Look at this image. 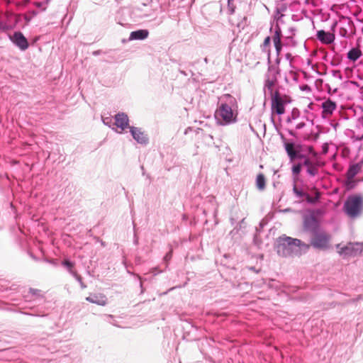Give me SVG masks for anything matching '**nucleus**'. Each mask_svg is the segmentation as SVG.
I'll use <instances>...</instances> for the list:
<instances>
[{"label":"nucleus","mask_w":363,"mask_h":363,"mask_svg":"<svg viewBox=\"0 0 363 363\" xmlns=\"http://www.w3.org/2000/svg\"><path fill=\"white\" fill-rule=\"evenodd\" d=\"M361 298H362V296H359L358 297V299H361Z\"/></svg>","instance_id":"obj_53"},{"label":"nucleus","mask_w":363,"mask_h":363,"mask_svg":"<svg viewBox=\"0 0 363 363\" xmlns=\"http://www.w3.org/2000/svg\"><path fill=\"white\" fill-rule=\"evenodd\" d=\"M301 168H302V164L301 163H298V164H294L293 167H292V174L294 175V176H297L300 174L301 171Z\"/></svg>","instance_id":"obj_28"},{"label":"nucleus","mask_w":363,"mask_h":363,"mask_svg":"<svg viewBox=\"0 0 363 363\" xmlns=\"http://www.w3.org/2000/svg\"><path fill=\"white\" fill-rule=\"evenodd\" d=\"M321 107L323 108V117H325L327 116H331L333 114V111L337 108V104L335 101L328 99L322 103Z\"/></svg>","instance_id":"obj_15"},{"label":"nucleus","mask_w":363,"mask_h":363,"mask_svg":"<svg viewBox=\"0 0 363 363\" xmlns=\"http://www.w3.org/2000/svg\"><path fill=\"white\" fill-rule=\"evenodd\" d=\"M50 157H51V155H50V154H49V155L47 156V160H48V158H50Z\"/></svg>","instance_id":"obj_51"},{"label":"nucleus","mask_w":363,"mask_h":363,"mask_svg":"<svg viewBox=\"0 0 363 363\" xmlns=\"http://www.w3.org/2000/svg\"><path fill=\"white\" fill-rule=\"evenodd\" d=\"M29 292L33 295V296H38L40 291L38 290V289H29Z\"/></svg>","instance_id":"obj_36"},{"label":"nucleus","mask_w":363,"mask_h":363,"mask_svg":"<svg viewBox=\"0 0 363 363\" xmlns=\"http://www.w3.org/2000/svg\"><path fill=\"white\" fill-rule=\"evenodd\" d=\"M50 1V0H47V4L48 3V1Z\"/></svg>","instance_id":"obj_55"},{"label":"nucleus","mask_w":363,"mask_h":363,"mask_svg":"<svg viewBox=\"0 0 363 363\" xmlns=\"http://www.w3.org/2000/svg\"><path fill=\"white\" fill-rule=\"evenodd\" d=\"M181 73L183 74L185 76L186 75V74L184 71H181Z\"/></svg>","instance_id":"obj_49"},{"label":"nucleus","mask_w":363,"mask_h":363,"mask_svg":"<svg viewBox=\"0 0 363 363\" xmlns=\"http://www.w3.org/2000/svg\"><path fill=\"white\" fill-rule=\"evenodd\" d=\"M308 153L312 155L313 157H317L318 154L312 147H308Z\"/></svg>","instance_id":"obj_35"},{"label":"nucleus","mask_w":363,"mask_h":363,"mask_svg":"<svg viewBox=\"0 0 363 363\" xmlns=\"http://www.w3.org/2000/svg\"><path fill=\"white\" fill-rule=\"evenodd\" d=\"M318 162H315L313 164H312L311 167H309L308 168H307V173L311 176V177H314L315 176L316 174H318Z\"/></svg>","instance_id":"obj_25"},{"label":"nucleus","mask_w":363,"mask_h":363,"mask_svg":"<svg viewBox=\"0 0 363 363\" xmlns=\"http://www.w3.org/2000/svg\"><path fill=\"white\" fill-rule=\"evenodd\" d=\"M161 272H162V271H158V272H154V273H155V274H157V273H161Z\"/></svg>","instance_id":"obj_52"},{"label":"nucleus","mask_w":363,"mask_h":363,"mask_svg":"<svg viewBox=\"0 0 363 363\" xmlns=\"http://www.w3.org/2000/svg\"><path fill=\"white\" fill-rule=\"evenodd\" d=\"M102 121L106 125L109 127L114 125V122H113V119L111 117H103Z\"/></svg>","instance_id":"obj_29"},{"label":"nucleus","mask_w":363,"mask_h":363,"mask_svg":"<svg viewBox=\"0 0 363 363\" xmlns=\"http://www.w3.org/2000/svg\"><path fill=\"white\" fill-rule=\"evenodd\" d=\"M301 245L302 242L298 239L281 237L277 245V251L279 255L286 257L294 252H298Z\"/></svg>","instance_id":"obj_2"},{"label":"nucleus","mask_w":363,"mask_h":363,"mask_svg":"<svg viewBox=\"0 0 363 363\" xmlns=\"http://www.w3.org/2000/svg\"><path fill=\"white\" fill-rule=\"evenodd\" d=\"M149 32L146 29H140L133 31L130 34L129 40H143L148 37Z\"/></svg>","instance_id":"obj_17"},{"label":"nucleus","mask_w":363,"mask_h":363,"mask_svg":"<svg viewBox=\"0 0 363 363\" xmlns=\"http://www.w3.org/2000/svg\"><path fill=\"white\" fill-rule=\"evenodd\" d=\"M114 119L115 121L113 124L121 129L118 133H121L124 130L130 127L129 118L126 113H118L115 116Z\"/></svg>","instance_id":"obj_11"},{"label":"nucleus","mask_w":363,"mask_h":363,"mask_svg":"<svg viewBox=\"0 0 363 363\" xmlns=\"http://www.w3.org/2000/svg\"><path fill=\"white\" fill-rule=\"evenodd\" d=\"M285 57H286V60H289L290 62H291V61L292 60V59H293V57H292V55H291V53H286V55H285Z\"/></svg>","instance_id":"obj_41"},{"label":"nucleus","mask_w":363,"mask_h":363,"mask_svg":"<svg viewBox=\"0 0 363 363\" xmlns=\"http://www.w3.org/2000/svg\"><path fill=\"white\" fill-rule=\"evenodd\" d=\"M280 61H281V59H280L279 56H277V57L276 59V64H277L276 66H278L279 65Z\"/></svg>","instance_id":"obj_43"},{"label":"nucleus","mask_w":363,"mask_h":363,"mask_svg":"<svg viewBox=\"0 0 363 363\" xmlns=\"http://www.w3.org/2000/svg\"><path fill=\"white\" fill-rule=\"evenodd\" d=\"M300 111L298 108H294L292 109L291 116H289L286 119L288 123H291L292 120H295L299 117Z\"/></svg>","instance_id":"obj_27"},{"label":"nucleus","mask_w":363,"mask_h":363,"mask_svg":"<svg viewBox=\"0 0 363 363\" xmlns=\"http://www.w3.org/2000/svg\"><path fill=\"white\" fill-rule=\"evenodd\" d=\"M129 128L131 135L137 143L141 145H147L148 143V136L141 128L134 126L129 127Z\"/></svg>","instance_id":"obj_9"},{"label":"nucleus","mask_w":363,"mask_h":363,"mask_svg":"<svg viewBox=\"0 0 363 363\" xmlns=\"http://www.w3.org/2000/svg\"><path fill=\"white\" fill-rule=\"evenodd\" d=\"M74 277H75L77 281L80 284V286L82 289H85L86 287V286L83 283L82 277L79 275L76 274V275H74Z\"/></svg>","instance_id":"obj_31"},{"label":"nucleus","mask_w":363,"mask_h":363,"mask_svg":"<svg viewBox=\"0 0 363 363\" xmlns=\"http://www.w3.org/2000/svg\"><path fill=\"white\" fill-rule=\"evenodd\" d=\"M42 245H43V242H39V243H38V250L40 251V252H41V257H40L39 258H37L35 255H33V253H30V257H31L32 258H33L34 259H36V260H38V259H40V260H43V261H45V251H44V250H43V247Z\"/></svg>","instance_id":"obj_26"},{"label":"nucleus","mask_w":363,"mask_h":363,"mask_svg":"<svg viewBox=\"0 0 363 363\" xmlns=\"http://www.w3.org/2000/svg\"><path fill=\"white\" fill-rule=\"evenodd\" d=\"M268 64H270L268 62ZM267 74H269L271 77H275L277 79V75L279 74V69L278 66L269 65L268 71Z\"/></svg>","instance_id":"obj_24"},{"label":"nucleus","mask_w":363,"mask_h":363,"mask_svg":"<svg viewBox=\"0 0 363 363\" xmlns=\"http://www.w3.org/2000/svg\"><path fill=\"white\" fill-rule=\"evenodd\" d=\"M363 250V242H349L340 249V255L355 257L359 255Z\"/></svg>","instance_id":"obj_6"},{"label":"nucleus","mask_w":363,"mask_h":363,"mask_svg":"<svg viewBox=\"0 0 363 363\" xmlns=\"http://www.w3.org/2000/svg\"><path fill=\"white\" fill-rule=\"evenodd\" d=\"M274 35L272 37V40L275 47L277 55L279 56L281 49H282V43H281V36L282 33L279 25H276L274 28Z\"/></svg>","instance_id":"obj_12"},{"label":"nucleus","mask_w":363,"mask_h":363,"mask_svg":"<svg viewBox=\"0 0 363 363\" xmlns=\"http://www.w3.org/2000/svg\"><path fill=\"white\" fill-rule=\"evenodd\" d=\"M272 111L277 115H282L285 112V105L290 102L289 97L286 95L281 96L279 91H274L271 97Z\"/></svg>","instance_id":"obj_5"},{"label":"nucleus","mask_w":363,"mask_h":363,"mask_svg":"<svg viewBox=\"0 0 363 363\" xmlns=\"http://www.w3.org/2000/svg\"><path fill=\"white\" fill-rule=\"evenodd\" d=\"M331 235L325 232H315L311 238V245L315 249L325 250L330 247Z\"/></svg>","instance_id":"obj_4"},{"label":"nucleus","mask_w":363,"mask_h":363,"mask_svg":"<svg viewBox=\"0 0 363 363\" xmlns=\"http://www.w3.org/2000/svg\"><path fill=\"white\" fill-rule=\"evenodd\" d=\"M293 192L294 193V194L296 195V196L297 198H299V199L305 198L306 201L308 203H311V204H313V203H315L316 202H318L320 197V194L318 189L314 188L312 190V193H313V196H311L308 193L304 192L302 189H298L296 184L294 185Z\"/></svg>","instance_id":"obj_7"},{"label":"nucleus","mask_w":363,"mask_h":363,"mask_svg":"<svg viewBox=\"0 0 363 363\" xmlns=\"http://www.w3.org/2000/svg\"><path fill=\"white\" fill-rule=\"evenodd\" d=\"M360 169L361 167L358 164L350 166L347 172L348 178H354L357 174Z\"/></svg>","instance_id":"obj_21"},{"label":"nucleus","mask_w":363,"mask_h":363,"mask_svg":"<svg viewBox=\"0 0 363 363\" xmlns=\"http://www.w3.org/2000/svg\"><path fill=\"white\" fill-rule=\"evenodd\" d=\"M285 150L291 161L296 160V154L298 150H296L295 144L294 143H284Z\"/></svg>","instance_id":"obj_18"},{"label":"nucleus","mask_w":363,"mask_h":363,"mask_svg":"<svg viewBox=\"0 0 363 363\" xmlns=\"http://www.w3.org/2000/svg\"><path fill=\"white\" fill-rule=\"evenodd\" d=\"M271 43V38L269 36H267L265 38L264 42H263V50L265 52H267V62L269 63L271 62L270 60V49L266 50L267 47H269Z\"/></svg>","instance_id":"obj_23"},{"label":"nucleus","mask_w":363,"mask_h":363,"mask_svg":"<svg viewBox=\"0 0 363 363\" xmlns=\"http://www.w3.org/2000/svg\"><path fill=\"white\" fill-rule=\"evenodd\" d=\"M204 62H205L206 63H208V58H207V57H205V58H204Z\"/></svg>","instance_id":"obj_45"},{"label":"nucleus","mask_w":363,"mask_h":363,"mask_svg":"<svg viewBox=\"0 0 363 363\" xmlns=\"http://www.w3.org/2000/svg\"><path fill=\"white\" fill-rule=\"evenodd\" d=\"M339 34L342 37H347L348 34L347 28H340L339 30Z\"/></svg>","instance_id":"obj_32"},{"label":"nucleus","mask_w":363,"mask_h":363,"mask_svg":"<svg viewBox=\"0 0 363 363\" xmlns=\"http://www.w3.org/2000/svg\"><path fill=\"white\" fill-rule=\"evenodd\" d=\"M62 265L68 270L69 274H72V276H74L76 275V274H77L76 271L73 269L74 267V262L66 259L62 262Z\"/></svg>","instance_id":"obj_22"},{"label":"nucleus","mask_w":363,"mask_h":363,"mask_svg":"<svg viewBox=\"0 0 363 363\" xmlns=\"http://www.w3.org/2000/svg\"><path fill=\"white\" fill-rule=\"evenodd\" d=\"M350 24H351V21H349L347 22V26H348L349 27H350Z\"/></svg>","instance_id":"obj_47"},{"label":"nucleus","mask_w":363,"mask_h":363,"mask_svg":"<svg viewBox=\"0 0 363 363\" xmlns=\"http://www.w3.org/2000/svg\"><path fill=\"white\" fill-rule=\"evenodd\" d=\"M289 134H290L291 135H294V133H293V131H292V130H290V131H289Z\"/></svg>","instance_id":"obj_48"},{"label":"nucleus","mask_w":363,"mask_h":363,"mask_svg":"<svg viewBox=\"0 0 363 363\" xmlns=\"http://www.w3.org/2000/svg\"><path fill=\"white\" fill-rule=\"evenodd\" d=\"M361 63H362V64H363V60H362Z\"/></svg>","instance_id":"obj_56"},{"label":"nucleus","mask_w":363,"mask_h":363,"mask_svg":"<svg viewBox=\"0 0 363 363\" xmlns=\"http://www.w3.org/2000/svg\"><path fill=\"white\" fill-rule=\"evenodd\" d=\"M134 230L135 231V228H134ZM133 242L136 245L138 244V237L137 236L135 232L134 233V240H133Z\"/></svg>","instance_id":"obj_40"},{"label":"nucleus","mask_w":363,"mask_h":363,"mask_svg":"<svg viewBox=\"0 0 363 363\" xmlns=\"http://www.w3.org/2000/svg\"><path fill=\"white\" fill-rule=\"evenodd\" d=\"M301 89L302 90H310V88L308 85H304Z\"/></svg>","instance_id":"obj_44"},{"label":"nucleus","mask_w":363,"mask_h":363,"mask_svg":"<svg viewBox=\"0 0 363 363\" xmlns=\"http://www.w3.org/2000/svg\"><path fill=\"white\" fill-rule=\"evenodd\" d=\"M362 51L357 48H353L347 52V58L351 61L355 62L362 56Z\"/></svg>","instance_id":"obj_19"},{"label":"nucleus","mask_w":363,"mask_h":363,"mask_svg":"<svg viewBox=\"0 0 363 363\" xmlns=\"http://www.w3.org/2000/svg\"><path fill=\"white\" fill-rule=\"evenodd\" d=\"M303 226L306 230L313 233L318 231V224L316 218L313 216H307L304 218Z\"/></svg>","instance_id":"obj_14"},{"label":"nucleus","mask_w":363,"mask_h":363,"mask_svg":"<svg viewBox=\"0 0 363 363\" xmlns=\"http://www.w3.org/2000/svg\"><path fill=\"white\" fill-rule=\"evenodd\" d=\"M333 74L334 77H336L339 78L340 79H342V74H341L340 71H339V70H334L333 72Z\"/></svg>","instance_id":"obj_34"},{"label":"nucleus","mask_w":363,"mask_h":363,"mask_svg":"<svg viewBox=\"0 0 363 363\" xmlns=\"http://www.w3.org/2000/svg\"><path fill=\"white\" fill-rule=\"evenodd\" d=\"M35 4L37 7L40 8V7H43L44 6L45 3L44 2H36V3H35Z\"/></svg>","instance_id":"obj_42"},{"label":"nucleus","mask_w":363,"mask_h":363,"mask_svg":"<svg viewBox=\"0 0 363 363\" xmlns=\"http://www.w3.org/2000/svg\"><path fill=\"white\" fill-rule=\"evenodd\" d=\"M315 162H313L309 158H308L307 157L304 159L303 163L302 164V166H306L307 167V168H308L309 167H311L312 164H313Z\"/></svg>","instance_id":"obj_30"},{"label":"nucleus","mask_w":363,"mask_h":363,"mask_svg":"<svg viewBox=\"0 0 363 363\" xmlns=\"http://www.w3.org/2000/svg\"><path fill=\"white\" fill-rule=\"evenodd\" d=\"M266 180L265 177L262 174H259L256 179V186L257 188L262 191L265 189Z\"/></svg>","instance_id":"obj_20"},{"label":"nucleus","mask_w":363,"mask_h":363,"mask_svg":"<svg viewBox=\"0 0 363 363\" xmlns=\"http://www.w3.org/2000/svg\"><path fill=\"white\" fill-rule=\"evenodd\" d=\"M8 29V26L6 25H3L2 22L0 21V30L5 31Z\"/></svg>","instance_id":"obj_38"},{"label":"nucleus","mask_w":363,"mask_h":363,"mask_svg":"<svg viewBox=\"0 0 363 363\" xmlns=\"http://www.w3.org/2000/svg\"><path fill=\"white\" fill-rule=\"evenodd\" d=\"M277 83V79L275 77H271L269 74H265V79L264 84V94L266 97L267 95L272 97L274 92V87Z\"/></svg>","instance_id":"obj_10"},{"label":"nucleus","mask_w":363,"mask_h":363,"mask_svg":"<svg viewBox=\"0 0 363 363\" xmlns=\"http://www.w3.org/2000/svg\"><path fill=\"white\" fill-rule=\"evenodd\" d=\"M38 11H33V15H37Z\"/></svg>","instance_id":"obj_46"},{"label":"nucleus","mask_w":363,"mask_h":363,"mask_svg":"<svg viewBox=\"0 0 363 363\" xmlns=\"http://www.w3.org/2000/svg\"><path fill=\"white\" fill-rule=\"evenodd\" d=\"M306 157L298 151L296 154V159H305Z\"/></svg>","instance_id":"obj_37"},{"label":"nucleus","mask_w":363,"mask_h":363,"mask_svg":"<svg viewBox=\"0 0 363 363\" xmlns=\"http://www.w3.org/2000/svg\"><path fill=\"white\" fill-rule=\"evenodd\" d=\"M86 301L102 306L107 304V298L102 294H91L89 296L86 298Z\"/></svg>","instance_id":"obj_16"},{"label":"nucleus","mask_w":363,"mask_h":363,"mask_svg":"<svg viewBox=\"0 0 363 363\" xmlns=\"http://www.w3.org/2000/svg\"><path fill=\"white\" fill-rule=\"evenodd\" d=\"M327 150H328V149H327V148H324V150H323V151H324V152H325H325H327Z\"/></svg>","instance_id":"obj_50"},{"label":"nucleus","mask_w":363,"mask_h":363,"mask_svg":"<svg viewBox=\"0 0 363 363\" xmlns=\"http://www.w3.org/2000/svg\"><path fill=\"white\" fill-rule=\"evenodd\" d=\"M11 41L21 50H26L29 46L27 38L21 31H16L9 36Z\"/></svg>","instance_id":"obj_8"},{"label":"nucleus","mask_w":363,"mask_h":363,"mask_svg":"<svg viewBox=\"0 0 363 363\" xmlns=\"http://www.w3.org/2000/svg\"><path fill=\"white\" fill-rule=\"evenodd\" d=\"M317 38L322 43L326 45L331 44L334 42L335 36L333 33L320 30L316 34Z\"/></svg>","instance_id":"obj_13"},{"label":"nucleus","mask_w":363,"mask_h":363,"mask_svg":"<svg viewBox=\"0 0 363 363\" xmlns=\"http://www.w3.org/2000/svg\"><path fill=\"white\" fill-rule=\"evenodd\" d=\"M172 250H170L164 257V261L165 262H169L171 258H172Z\"/></svg>","instance_id":"obj_33"},{"label":"nucleus","mask_w":363,"mask_h":363,"mask_svg":"<svg viewBox=\"0 0 363 363\" xmlns=\"http://www.w3.org/2000/svg\"><path fill=\"white\" fill-rule=\"evenodd\" d=\"M305 125L304 122L299 123L296 125V128L298 130L301 129L305 126Z\"/></svg>","instance_id":"obj_39"},{"label":"nucleus","mask_w":363,"mask_h":363,"mask_svg":"<svg viewBox=\"0 0 363 363\" xmlns=\"http://www.w3.org/2000/svg\"><path fill=\"white\" fill-rule=\"evenodd\" d=\"M344 211L350 218H357L362 214L363 199L360 195H351L344 203Z\"/></svg>","instance_id":"obj_3"},{"label":"nucleus","mask_w":363,"mask_h":363,"mask_svg":"<svg viewBox=\"0 0 363 363\" xmlns=\"http://www.w3.org/2000/svg\"><path fill=\"white\" fill-rule=\"evenodd\" d=\"M251 270H255L254 267H250Z\"/></svg>","instance_id":"obj_54"},{"label":"nucleus","mask_w":363,"mask_h":363,"mask_svg":"<svg viewBox=\"0 0 363 363\" xmlns=\"http://www.w3.org/2000/svg\"><path fill=\"white\" fill-rule=\"evenodd\" d=\"M235 104V99L230 94L224 95L216 111L218 120H222L223 124H229L235 121V116L233 107Z\"/></svg>","instance_id":"obj_1"}]
</instances>
